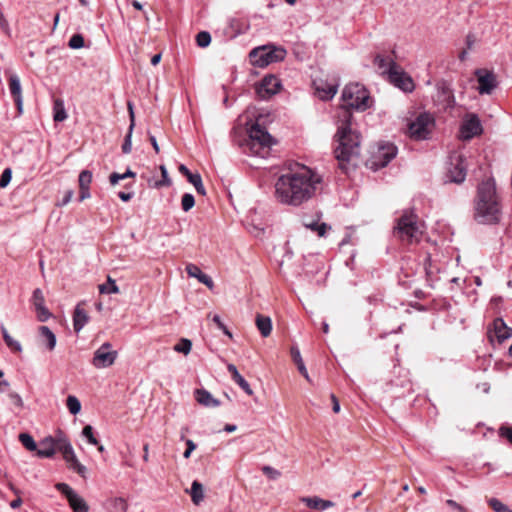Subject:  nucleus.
<instances>
[{"mask_svg": "<svg viewBox=\"0 0 512 512\" xmlns=\"http://www.w3.org/2000/svg\"><path fill=\"white\" fill-rule=\"evenodd\" d=\"M387 79L391 84L405 93H411L415 89V83L412 77L399 65L392 64V67H390L389 77Z\"/></svg>", "mask_w": 512, "mask_h": 512, "instance_id": "obj_10", "label": "nucleus"}, {"mask_svg": "<svg viewBox=\"0 0 512 512\" xmlns=\"http://www.w3.org/2000/svg\"><path fill=\"white\" fill-rule=\"evenodd\" d=\"M1 332H2L3 339H4L5 343H6V345H7L10 349H12V350H14V351H16V352H21V351H22V346H21V344H20L18 341L14 340V339L9 335V333H8L7 329H6L4 326H2V327H1Z\"/></svg>", "mask_w": 512, "mask_h": 512, "instance_id": "obj_33", "label": "nucleus"}, {"mask_svg": "<svg viewBox=\"0 0 512 512\" xmlns=\"http://www.w3.org/2000/svg\"><path fill=\"white\" fill-rule=\"evenodd\" d=\"M181 439H183V440L185 439V441H186V445H187V447H186V449H185V451H184L183 456H184L185 458H189V457H190V454L192 453V440H191V439L186 438V434H185V432H184V431L181 433Z\"/></svg>", "mask_w": 512, "mask_h": 512, "instance_id": "obj_56", "label": "nucleus"}, {"mask_svg": "<svg viewBox=\"0 0 512 512\" xmlns=\"http://www.w3.org/2000/svg\"><path fill=\"white\" fill-rule=\"evenodd\" d=\"M32 303L35 308L45 305V299L41 289L37 288L33 291Z\"/></svg>", "mask_w": 512, "mask_h": 512, "instance_id": "obj_45", "label": "nucleus"}, {"mask_svg": "<svg viewBox=\"0 0 512 512\" xmlns=\"http://www.w3.org/2000/svg\"><path fill=\"white\" fill-rule=\"evenodd\" d=\"M286 56V50L282 47L264 45L252 49L249 59L253 66L264 68L269 64L282 61Z\"/></svg>", "mask_w": 512, "mask_h": 512, "instance_id": "obj_7", "label": "nucleus"}, {"mask_svg": "<svg viewBox=\"0 0 512 512\" xmlns=\"http://www.w3.org/2000/svg\"><path fill=\"white\" fill-rule=\"evenodd\" d=\"M212 321L217 325V327L223 331L225 335H227L229 338H232V333L229 331L227 326L222 322L219 315H214L212 317Z\"/></svg>", "mask_w": 512, "mask_h": 512, "instance_id": "obj_51", "label": "nucleus"}, {"mask_svg": "<svg viewBox=\"0 0 512 512\" xmlns=\"http://www.w3.org/2000/svg\"><path fill=\"white\" fill-rule=\"evenodd\" d=\"M195 40L200 48H206L211 43V34L208 31H201L196 35Z\"/></svg>", "mask_w": 512, "mask_h": 512, "instance_id": "obj_37", "label": "nucleus"}, {"mask_svg": "<svg viewBox=\"0 0 512 512\" xmlns=\"http://www.w3.org/2000/svg\"><path fill=\"white\" fill-rule=\"evenodd\" d=\"M466 175V158L459 153L451 154L447 163L445 183L461 184L465 181Z\"/></svg>", "mask_w": 512, "mask_h": 512, "instance_id": "obj_8", "label": "nucleus"}, {"mask_svg": "<svg viewBox=\"0 0 512 512\" xmlns=\"http://www.w3.org/2000/svg\"><path fill=\"white\" fill-rule=\"evenodd\" d=\"M136 176V174L130 170V169H127V171L123 174H119V173H112L110 176H109V181L111 183V185H116L120 180H124L126 178H134Z\"/></svg>", "mask_w": 512, "mask_h": 512, "instance_id": "obj_38", "label": "nucleus"}, {"mask_svg": "<svg viewBox=\"0 0 512 512\" xmlns=\"http://www.w3.org/2000/svg\"><path fill=\"white\" fill-rule=\"evenodd\" d=\"M82 436L87 439L89 444L98 445V440L94 436L93 427L91 425H86L82 430Z\"/></svg>", "mask_w": 512, "mask_h": 512, "instance_id": "obj_43", "label": "nucleus"}, {"mask_svg": "<svg viewBox=\"0 0 512 512\" xmlns=\"http://www.w3.org/2000/svg\"><path fill=\"white\" fill-rule=\"evenodd\" d=\"M194 396L196 401L204 407L211 408L220 405V401L214 398L211 393L205 389H196Z\"/></svg>", "mask_w": 512, "mask_h": 512, "instance_id": "obj_21", "label": "nucleus"}, {"mask_svg": "<svg viewBox=\"0 0 512 512\" xmlns=\"http://www.w3.org/2000/svg\"><path fill=\"white\" fill-rule=\"evenodd\" d=\"M433 119L428 113H421L414 121L409 124V135L415 140L427 139L430 134L429 126Z\"/></svg>", "mask_w": 512, "mask_h": 512, "instance_id": "obj_12", "label": "nucleus"}, {"mask_svg": "<svg viewBox=\"0 0 512 512\" xmlns=\"http://www.w3.org/2000/svg\"><path fill=\"white\" fill-rule=\"evenodd\" d=\"M322 183L323 177L317 171L294 163L276 178L273 196L281 205L298 208L317 195Z\"/></svg>", "mask_w": 512, "mask_h": 512, "instance_id": "obj_2", "label": "nucleus"}, {"mask_svg": "<svg viewBox=\"0 0 512 512\" xmlns=\"http://www.w3.org/2000/svg\"><path fill=\"white\" fill-rule=\"evenodd\" d=\"M235 383H237L241 389L248 395H252L253 391L249 385V383L243 378L241 374H239L237 377L233 379Z\"/></svg>", "mask_w": 512, "mask_h": 512, "instance_id": "obj_47", "label": "nucleus"}, {"mask_svg": "<svg viewBox=\"0 0 512 512\" xmlns=\"http://www.w3.org/2000/svg\"><path fill=\"white\" fill-rule=\"evenodd\" d=\"M204 499V488L201 483L194 481V505H199Z\"/></svg>", "mask_w": 512, "mask_h": 512, "instance_id": "obj_42", "label": "nucleus"}, {"mask_svg": "<svg viewBox=\"0 0 512 512\" xmlns=\"http://www.w3.org/2000/svg\"><path fill=\"white\" fill-rule=\"evenodd\" d=\"M291 357L294 361V363L297 365L298 371L300 374L307 380L310 381V377L308 374V371L305 367V364L303 362V359L301 357L300 350L297 346H292L290 349Z\"/></svg>", "mask_w": 512, "mask_h": 512, "instance_id": "obj_27", "label": "nucleus"}, {"mask_svg": "<svg viewBox=\"0 0 512 512\" xmlns=\"http://www.w3.org/2000/svg\"><path fill=\"white\" fill-rule=\"evenodd\" d=\"M182 207L184 211H189L192 208V194H184L182 198Z\"/></svg>", "mask_w": 512, "mask_h": 512, "instance_id": "obj_55", "label": "nucleus"}, {"mask_svg": "<svg viewBox=\"0 0 512 512\" xmlns=\"http://www.w3.org/2000/svg\"><path fill=\"white\" fill-rule=\"evenodd\" d=\"M104 507L107 512H127L128 503L123 497H111L106 500Z\"/></svg>", "mask_w": 512, "mask_h": 512, "instance_id": "obj_22", "label": "nucleus"}, {"mask_svg": "<svg viewBox=\"0 0 512 512\" xmlns=\"http://www.w3.org/2000/svg\"><path fill=\"white\" fill-rule=\"evenodd\" d=\"M502 210L493 179L483 180L477 187L474 200V219L480 224H498Z\"/></svg>", "mask_w": 512, "mask_h": 512, "instance_id": "obj_3", "label": "nucleus"}, {"mask_svg": "<svg viewBox=\"0 0 512 512\" xmlns=\"http://www.w3.org/2000/svg\"><path fill=\"white\" fill-rule=\"evenodd\" d=\"M475 75L478 79V91L480 94H491L497 87L496 76L493 72L485 69H477Z\"/></svg>", "mask_w": 512, "mask_h": 512, "instance_id": "obj_16", "label": "nucleus"}, {"mask_svg": "<svg viewBox=\"0 0 512 512\" xmlns=\"http://www.w3.org/2000/svg\"><path fill=\"white\" fill-rule=\"evenodd\" d=\"M66 407L72 415H77L81 411V402L74 395H69L66 399Z\"/></svg>", "mask_w": 512, "mask_h": 512, "instance_id": "obj_34", "label": "nucleus"}, {"mask_svg": "<svg viewBox=\"0 0 512 512\" xmlns=\"http://www.w3.org/2000/svg\"><path fill=\"white\" fill-rule=\"evenodd\" d=\"M134 128L129 127L128 132L125 136L124 143L122 145V152L124 154H129L132 150V134H133Z\"/></svg>", "mask_w": 512, "mask_h": 512, "instance_id": "obj_44", "label": "nucleus"}, {"mask_svg": "<svg viewBox=\"0 0 512 512\" xmlns=\"http://www.w3.org/2000/svg\"><path fill=\"white\" fill-rule=\"evenodd\" d=\"M68 46L71 48V49H80L84 46V38L81 34H74L69 42H68Z\"/></svg>", "mask_w": 512, "mask_h": 512, "instance_id": "obj_46", "label": "nucleus"}, {"mask_svg": "<svg viewBox=\"0 0 512 512\" xmlns=\"http://www.w3.org/2000/svg\"><path fill=\"white\" fill-rule=\"evenodd\" d=\"M342 104L337 112V132L334 140L337 143L334 155L339 168L345 173L354 169V162L360 155V134L352 128L353 114L351 109L365 111L372 105L369 91L360 83L347 84L341 95Z\"/></svg>", "mask_w": 512, "mask_h": 512, "instance_id": "obj_1", "label": "nucleus"}, {"mask_svg": "<svg viewBox=\"0 0 512 512\" xmlns=\"http://www.w3.org/2000/svg\"><path fill=\"white\" fill-rule=\"evenodd\" d=\"M99 292L101 294H117L119 293V287L115 280L108 276L107 283L99 285Z\"/></svg>", "mask_w": 512, "mask_h": 512, "instance_id": "obj_31", "label": "nucleus"}, {"mask_svg": "<svg viewBox=\"0 0 512 512\" xmlns=\"http://www.w3.org/2000/svg\"><path fill=\"white\" fill-rule=\"evenodd\" d=\"M39 334L42 343L47 347L48 350L52 351L56 346L55 334L47 326H40Z\"/></svg>", "mask_w": 512, "mask_h": 512, "instance_id": "obj_26", "label": "nucleus"}, {"mask_svg": "<svg viewBox=\"0 0 512 512\" xmlns=\"http://www.w3.org/2000/svg\"><path fill=\"white\" fill-rule=\"evenodd\" d=\"M194 189L197 191L200 195H205V188L202 183L201 176L198 172H194Z\"/></svg>", "mask_w": 512, "mask_h": 512, "instance_id": "obj_50", "label": "nucleus"}, {"mask_svg": "<svg viewBox=\"0 0 512 512\" xmlns=\"http://www.w3.org/2000/svg\"><path fill=\"white\" fill-rule=\"evenodd\" d=\"M88 313L82 308V303H79L73 313V328L76 333H79L89 321Z\"/></svg>", "mask_w": 512, "mask_h": 512, "instance_id": "obj_20", "label": "nucleus"}, {"mask_svg": "<svg viewBox=\"0 0 512 512\" xmlns=\"http://www.w3.org/2000/svg\"><path fill=\"white\" fill-rule=\"evenodd\" d=\"M423 231L417 214L412 210H405L397 220L394 234L403 243L413 244L420 241Z\"/></svg>", "mask_w": 512, "mask_h": 512, "instance_id": "obj_5", "label": "nucleus"}, {"mask_svg": "<svg viewBox=\"0 0 512 512\" xmlns=\"http://www.w3.org/2000/svg\"><path fill=\"white\" fill-rule=\"evenodd\" d=\"M53 110H54V115H53L54 121L62 122L67 118V113H66L64 104L61 100H56L54 102Z\"/></svg>", "mask_w": 512, "mask_h": 512, "instance_id": "obj_32", "label": "nucleus"}, {"mask_svg": "<svg viewBox=\"0 0 512 512\" xmlns=\"http://www.w3.org/2000/svg\"><path fill=\"white\" fill-rule=\"evenodd\" d=\"M9 89L10 93L15 101L17 106V110L19 113L23 111V97H22V88L19 77L16 74H13L9 78Z\"/></svg>", "mask_w": 512, "mask_h": 512, "instance_id": "obj_18", "label": "nucleus"}, {"mask_svg": "<svg viewBox=\"0 0 512 512\" xmlns=\"http://www.w3.org/2000/svg\"><path fill=\"white\" fill-rule=\"evenodd\" d=\"M280 88L281 81L275 75H267L256 84L255 91L260 99L265 100L278 93Z\"/></svg>", "mask_w": 512, "mask_h": 512, "instance_id": "obj_13", "label": "nucleus"}, {"mask_svg": "<svg viewBox=\"0 0 512 512\" xmlns=\"http://www.w3.org/2000/svg\"><path fill=\"white\" fill-rule=\"evenodd\" d=\"M461 135L464 140H470L482 133V125L476 114H470L460 127Z\"/></svg>", "mask_w": 512, "mask_h": 512, "instance_id": "obj_15", "label": "nucleus"}, {"mask_svg": "<svg viewBox=\"0 0 512 512\" xmlns=\"http://www.w3.org/2000/svg\"><path fill=\"white\" fill-rule=\"evenodd\" d=\"M194 278L204 284L211 292L215 290V284L211 276L204 273L199 267L194 265Z\"/></svg>", "mask_w": 512, "mask_h": 512, "instance_id": "obj_30", "label": "nucleus"}, {"mask_svg": "<svg viewBox=\"0 0 512 512\" xmlns=\"http://www.w3.org/2000/svg\"><path fill=\"white\" fill-rule=\"evenodd\" d=\"M318 97L327 101L332 99L337 93V86L333 84H323L316 87Z\"/></svg>", "mask_w": 512, "mask_h": 512, "instance_id": "obj_29", "label": "nucleus"}, {"mask_svg": "<svg viewBox=\"0 0 512 512\" xmlns=\"http://www.w3.org/2000/svg\"><path fill=\"white\" fill-rule=\"evenodd\" d=\"M192 348V343L189 339L182 338L177 344L174 345L173 350L177 353L187 355Z\"/></svg>", "mask_w": 512, "mask_h": 512, "instance_id": "obj_36", "label": "nucleus"}, {"mask_svg": "<svg viewBox=\"0 0 512 512\" xmlns=\"http://www.w3.org/2000/svg\"><path fill=\"white\" fill-rule=\"evenodd\" d=\"M79 188H90L92 182V173L89 170H83L79 175Z\"/></svg>", "mask_w": 512, "mask_h": 512, "instance_id": "obj_41", "label": "nucleus"}, {"mask_svg": "<svg viewBox=\"0 0 512 512\" xmlns=\"http://www.w3.org/2000/svg\"><path fill=\"white\" fill-rule=\"evenodd\" d=\"M488 504L495 512H512V510L507 505L502 503L497 498H490L488 500Z\"/></svg>", "mask_w": 512, "mask_h": 512, "instance_id": "obj_39", "label": "nucleus"}, {"mask_svg": "<svg viewBox=\"0 0 512 512\" xmlns=\"http://www.w3.org/2000/svg\"><path fill=\"white\" fill-rule=\"evenodd\" d=\"M63 458L69 464L70 468L75 470L80 476L85 477L87 469L78 461L72 446L71 455L66 454Z\"/></svg>", "mask_w": 512, "mask_h": 512, "instance_id": "obj_28", "label": "nucleus"}, {"mask_svg": "<svg viewBox=\"0 0 512 512\" xmlns=\"http://www.w3.org/2000/svg\"><path fill=\"white\" fill-rule=\"evenodd\" d=\"M159 169H160L161 174H162V179L159 180V181H156L153 184V186L156 187V188H160L162 186H170L172 181H171V179L168 176V171H167L166 167L164 165H160Z\"/></svg>", "mask_w": 512, "mask_h": 512, "instance_id": "obj_40", "label": "nucleus"}, {"mask_svg": "<svg viewBox=\"0 0 512 512\" xmlns=\"http://www.w3.org/2000/svg\"><path fill=\"white\" fill-rule=\"evenodd\" d=\"M273 138L258 122L248 129V136L240 143L242 151L248 155L266 158L270 154Z\"/></svg>", "mask_w": 512, "mask_h": 512, "instance_id": "obj_4", "label": "nucleus"}, {"mask_svg": "<svg viewBox=\"0 0 512 512\" xmlns=\"http://www.w3.org/2000/svg\"><path fill=\"white\" fill-rule=\"evenodd\" d=\"M117 356L118 353L112 349V345L105 342L94 352L91 363L97 369L107 368L114 364Z\"/></svg>", "mask_w": 512, "mask_h": 512, "instance_id": "obj_11", "label": "nucleus"}, {"mask_svg": "<svg viewBox=\"0 0 512 512\" xmlns=\"http://www.w3.org/2000/svg\"><path fill=\"white\" fill-rule=\"evenodd\" d=\"M313 230H316L319 236H324L327 231V224L321 223V224H314L311 226Z\"/></svg>", "mask_w": 512, "mask_h": 512, "instance_id": "obj_58", "label": "nucleus"}, {"mask_svg": "<svg viewBox=\"0 0 512 512\" xmlns=\"http://www.w3.org/2000/svg\"><path fill=\"white\" fill-rule=\"evenodd\" d=\"M90 196H91L90 188H80V195H79L80 201H84V200L90 198Z\"/></svg>", "mask_w": 512, "mask_h": 512, "instance_id": "obj_63", "label": "nucleus"}, {"mask_svg": "<svg viewBox=\"0 0 512 512\" xmlns=\"http://www.w3.org/2000/svg\"><path fill=\"white\" fill-rule=\"evenodd\" d=\"M397 155V147L392 143H383L378 146L369 160L370 168L379 170L387 166Z\"/></svg>", "mask_w": 512, "mask_h": 512, "instance_id": "obj_9", "label": "nucleus"}, {"mask_svg": "<svg viewBox=\"0 0 512 512\" xmlns=\"http://www.w3.org/2000/svg\"><path fill=\"white\" fill-rule=\"evenodd\" d=\"M71 446L67 436L62 431H57L54 437L48 436L39 442L36 454L41 458H51L59 451L64 457L66 454L71 455Z\"/></svg>", "mask_w": 512, "mask_h": 512, "instance_id": "obj_6", "label": "nucleus"}, {"mask_svg": "<svg viewBox=\"0 0 512 512\" xmlns=\"http://www.w3.org/2000/svg\"><path fill=\"white\" fill-rule=\"evenodd\" d=\"M179 171L187 177V180L189 183H192V172L189 170L187 166L184 164H181L179 166Z\"/></svg>", "mask_w": 512, "mask_h": 512, "instance_id": "obj_59", "label": "nucleus"}, {"mask_svg": "<svg viewBox=\"0 0 512 512\" xmlns=\"http://www.w3.org/2000/svg\"><path fill=\"white\" fill-rule=\"evenodd\" d=\"M227 370L231 374L232 380L240 374L237 367L231 363L227 365Z\"/></svg>", "mask_w": 512, "mask_h": 512, "instance_id": "obj_64", "label": "nucleus"}, {"mask_svg": "<svg viewBox=\"0 0 512 512\" xmlns=\"http://www.w3.org/2000/svg\"><path fill=\"white\" fill-rule=\"evenodd\" d=\"M262 472L271 480H276L281 476L280 471L268 465L262 467Z\"/></svg>", "mask_w": 512, "mask_h": 512, "instance_id": "obj_48", "label": "nucleus"}, {"mask_svg": "<svg viewBox=\"0 0 512 512\" xmlns=\"http://www.w3.org/2000/svg\"><path fill=\"white\" fill-rule=\"evenodd\" d=\"M35 310L37 312V318L41 322L47 321L50 318V316H51V313L45 307V305L37 307V308H35Z\"/></svg>", "mask_w": 512, "mask_h": 512, "instance_id": "obj_49", "label": "nucleus"}, {"mask_svg": "<svg viewBox=\"0 0 512 512\" xmlns=\"http://www.w3.org/2000/svg\"><path fill=\"white\" fill-rule=\"evenodd\" d=\"M11 178H12V171L10 168H6L2 172L1 177H0V187H2V188L6 187L10 183Z\"/></svg>", "mask_w": 512, "mask_h": 512, "instance_id": "obj_52", "label": "nucleus"}, {"mask_svg": "<svg viewBox=\"0 0 512 512\" xmlns=\"http://www.w3.org/2000/svg\"><path fill=\"white\" fill-rule=\"evenodd\" d=\"M446 504L452 509L456 510L457 512H469L465 507H463L462 505H460L459 503L452 499L446 500Z\"/></svg>", "mask_w": 512, "mask_h": 512, "instance_id": "obj_57", "label": "nucleus"}, {"mask_svg": "<svg viewBox=\"0 0 512 512\" xmlns=\"http://www.w3.org/2000/svg\"><path fill=\"white\" fill-rule=\"evenodd\" d=\"M19 441L28 451H36L37 443L33 437L28 433L19 434Z\"/></svg>", "mask_w": 512, "mask_h": 512, "instance_id": "obj_35", "label": "nucleus"}, {"mask_svg": "<svg viewBox=\"0 0 512 512\" xmlns=\"http://www.w3.org/2000/svg\"><path fill=\"white\" fill-rule=\"evenodd\" d=\"M493 331L499 343L512 336V328L508 327L502 318H496L493 321Z\"/></svg>", "mask_w": 512, "mask_h": 512, "instance_id": "obj_19", "label": "nucleus"}, {"mask_svg": "<svg viewBox=\"0 0 512 512\" xmlns=\"http://www.w3.org/2000/svg\"><path fill=\"white\" fill-rule=\"evenodd\" d=\"M399 376L401 379L399 380H391L390 385L395 388H402V392H396L395 394L397 397L405 396L406 394H410L413 392L412 382L408 377V372L404 369L399 368Z\"/></svg>", "mask_w": 512, "mask_h": 512, "instance_id": "obj_17", "label": "nucleus"}, {"mask_svg": "<svg viewBox=\"0 0 512 512\" xmlns=\"http://www.w3.org/2000/svg\"><path fill=\"white\" fill-rule=\"evenodd\" d=\"M302 501L311 509L316 510H326L332 506H334V503L330 500H324L319 497H304Z\"/></svg>", "mask_w": 512, "mask_h": 512, "instance_id": "obj_23", "label": "nucleus"}, {"mask_svg": "<svg viewBox=\"0 0 512 512\" xmlns=\"http://www.w3.org/2000/svg\"><path fill=\"white\" fill-rule=\"evenodd\" d=\"M499 436L507 439L512 444V427L501 426L499 428Z\"/></svg>", "mask_w": 512, "mask_h": 512, "instance_id": "obj_53", "label": "nucleus"}, {"mask_svg": "<svg viewBox=\"0 0 512 512\" xmlns=\"http://www.w3.org/2000/svg\"><path fill=\"white\" fill-rule=\"evenodd\" d=\"M330 397H331V401H332V410L334 413H338L340 411L339 400L334 394H331Z\"/></svg>", "mask_w": 512, "mask_h": 512, "instance_id": "obj_62", "label": "nucleus"}, {"mask_svg": "<svg viewBox=\"0 0 512 512\" xmlns=\"http://www.w3.org/2000/svg\"><path fill=\"white\" fill-rule=\"evenodd\" d=\"M373 62H374V65L381 72V74L386 75L387 78L389 77L390 67H392V64L398 65L393 59H391L389 57H385L380 54H377L375 56Z\"/></svg>", "mask_w": 512, "mask_h": 512, "instance_id": "obj_25", "label": "nucleus"}, {"mask_svg": "<svg viewBox=\"0 0 512 512\" xmlns=\"http://www.w3.org/2000/svg\"><path fill=\"white\" fill-rule=\"evenodd\" d=\"M128 111H129V118H130V125L129 127L134 128L135 127V114L133 110V104L131 102H128Z\"/></svg>", "mask_w": 512, "mask_h": 512, "instance_id": "obj_61", "label": "nucleus"}, {"mask_svg": "<svg viewBox=\"0 0 512 512\" xmlns=\"http://www.w3.org/2000/svg\"><path fill=\"white\" fill-rule=\"evenodd\" d=\"M465 42H466L467 50L472 49L473 45L476 42L475 35L473 33H468L465 38Z\"/></svg>", "mask_w": 512, "mask_h": 512, "instance_id": "obj_60", "label": "nucleus"}, {"mask_svg": "<svg viewBox=\"0 0 512 512\" xmlns=\"http://www.w3.org/2000/svg\"><path fill=\"white\" fill-rule=\"evenodd\" d=\"M8 397L10 398L11 402L17 406L18 408H22L23 407V400L21 398V396L16 393V392H10L8 394Z\"/></svg>", "mask_w": 512, "mask_h": 512, "instance_id": "obj_54", "label": "nucleus"}, {"mask_svg": "<svg viewBox=\"0 0 512 512\" xmlns=\"http://www.w3.org/2000/svg\"><path fill=\"white\" fill-rule=\"evenodd\" d=\"M255 322H256L257 329L259 330L262 337L266 338L271 334L272 321L269 316L257 314Z\"/></svg>", "mask_w": 512, "mask_h": 512, "instance_id": "obj_24", "label": "nucleus"}, {"mask_svg": "<svg viewBox=\"0 0 512 512\" xmlns=\"http://www.w3.org/2000/svg\"><path fill=\"white\" fill-rule=\"evenodd\" d=\"M55 488L67 498L73 512H88L89 507L85 500L79 496L68 484L57 483Z\"/></svg>", "mask_w": 512, "mask_h": 512, "instance_id": "obj_14", "label": "nucleus"}]
</instances>
